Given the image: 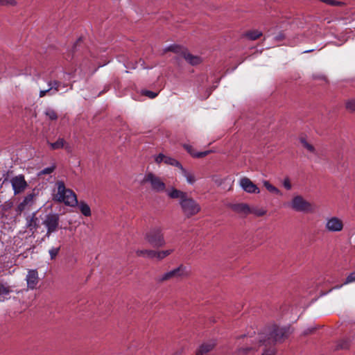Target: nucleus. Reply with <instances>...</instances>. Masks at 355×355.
<instances>
[{
	"mask_svg": "<svg viewBox=\"0 0 355 355\" xmlns=\"http://www.w3.org/2000/svg\"><path fill=\"white\" fill-rule=\"evenodd\" d=\"M267 211L263 208L253 207L251 208L250 214H253L257 216H262L266 214Z\"/></svg>",
	"mask_w": 355,
	"mask_h": 355,
	"instance_id": "nucleus-28",
	"label": "nucleus"
},
{
	"mask_svg": "<svg viewBox=\"0 0 355 355\" xmlns=\"http://www.w3.org/2000/svg\"><path fill=\"white\" fill-rule=\"evenodd\" d=\"M142 182L149 184L151 189L157 193H166V191L168 190L166 189V184L162 179L153 173H146L144 177Z\"/></svg>",
	"mask_w": 355,
	"mask_h": 355,
	"instance_id": "nucleus-8",
	"label": "nucleus"
},
{
	"mask_svg": "<svg viewBox=\"0 0 355 355\" xmlns=\"http://www.w3.org/2000/svg\"><path fill=\"white\" fill-rule=\"evenodd\" d=\"M313 50H307V51H304V53H309V52H311Z\"/></svg>",
	"mask_w": 355,
	"mask_h": 355,
	"instance_id": "nucleus-44",
	"label": "nucleus"
},
{
	"mask_svg": "<svg viewBox=\"0 0 355 355\" xmlns=\"http://www.w3.org/2000/svg\"><path fill=\"white\" fill-rule=\"evenodd\" d=\"M349 346V341L347 340H342L338 344V349H345Z\"/></svg>",
	"mask_w": 355,
	"mask_h": 355,
	"instance_id": "nucleus-36",
	"label": "nucleus"
},
{
	"mask_svg": "<svg viewBox=\"0 0 355 355\" xmlns=\"http://www.w3.org/2000/svg\"><path fill=\"white\" fill-rule=\"evenodd\" d=\"M145 240L153 247L159 248L166 244L164 234L159 227L151 229L145 234Z\"/></svg>",
	"mask_w": 355,
	"mask_h": 355,
	"instance_id": "nucleus-7",
	"label": "nucleus"
},
{
	"mask_svg": "<svg viewBox=\"0 0 355 355\" xmlns=\"http://www.w3.org/2000/svg\"><path fill=\"white\" fill-rule=\"evenodd\" d=\"M215 345L216 343L214 341L202 343L197 349L195 355H208V353L214 348Z\"/></svg>",
	"mask_w": 355,
	"mask_h": 355,
	"instance_id": "nucleus-18",
	"label": "nucleus"
},
{
	"mask_svg": "<svg viewBox=\"0 0 355 355\" xmlns=\"http://www.w3.org/2000/svg\"><path fill=\"white\" fill-rule=\"evenodd\" d=\"M355 282V272L350 273L344 282L345 284Z\"/></svg>",
	"mask_w": 355,
	"mask_h": 355,
	"instance_id": "nucleus-38",
	"label": "nucleus"
},
{
	"mask_svg": "<svg viewBox=\"0 0 355 355\" xmlns=\"http://www.w3.org/2000/svg\"><path fill=\"white\" fill-rule=\"evenodd\" d=\"M189 273L190 272L186 266L180 265L173 270L157 276L156 277V282L158 283H162L172 279L184 278L188 277Z\"/></svg>",
	"mask_w": 355,
	"mask_h": 355,
	"instance_id": "nucleus-6",
	"label": "nucleus"
},
{
	"mask_svg": "<svg viewBox=\"0 0 355 355\" xmlns=\"http://www.w3.org/2000/svg\"><path fill=\"white\" fill-rule=\"evenodd\" d=\"M344 221L343 220L338 216H328L324 220V228L325 230L331 233H338L344 229Z\"/></svg>",
	"mask_w": 355,
	"mask_h": 355,
	"instance_id": "nucleus-10",
	"label": "nucleus"
},
{
	"mask_svg": "<svg viewBox=\"0 0 355 355\" xmlns=\"http://www.w3.org/2000/svg\"><path fill=\"white\" fill-rule=\"evenodd\" d=\"M59 215L55 213H50L46 215L42 221L43 225L46 228V236L49 237L51 234L58 231L59 227Z\"/></svg>",
	"mask_w": 355,
	"mask_h": 355,
	"instance_id": "nucleus-9",
	"label": "nucleus"
},
{
	"mask_svg": "<svg viewBox=\"0 0 355 355\" xmlns=\"http://www.w3.org/2000/svg\"><path fill=\"white\" fill-rule=\"evenodd\" d=\"M9 293H10V291L8 288H6L3 286H0V295H8Z\"/></svg>",
	"mask_w": 355,
	"mask_h": 355,
	"instance_id": "nucleus-41",
	"label": "nucleus"
},
{
	"mask_svg": "<svg viewBox=\"0 0 355 355\" xmlns=\"http://www.w3.org/2000/svg\"><path fill=\"white\" fill-rule=\"evenodd\" d=\"M165 158H166V156L162 154V153H160L158 155L156 156L155 160V162L157 163V164H159L162 162H165Z\"/></svg>",
	"mask_w": 355,
	"mask_h": 355,
	"instance_id": "nucleus-40",
	"label": "nucleus"
},
{
	"mask_svg": "<svg viewBox=\"0 0 355 355\" xmlns=\"http://www.w3.org/2000/svg\"><path fill=\"white\" fill-rule=\"evenodd\" d=\"M36 220L37 218L35 217V214H33V216L28 219L27 227H29L31 230L35 228Z\"/></svg>",
	"mask_w": 355,
	"mask_h": 355,
	"instance_id": "nucleus-32",
	"label": "nucleus"
},
{
	"mask_svg": "<svg viewBox=\"0 0 355 355\" xmlns=\"http://www.w3.org/2000/svg\"><path fill=\"white\" fill-rule=\"evenodd\" d=\"M136 254L138 257L153 259L155 257V250H137L136 251Z\"/></svg>",
	"mask_w": 355,
	"mask_h": 355,
	"instance_id": "nucleus-23",
	"label": "nucleus"
},
{
	"mask_svg": "<svg viewBox=\"0 0 355 355\" xmlns=\"http://www.w3.org/2000/svg\"><path fill=\"white\" fill-rule=\"evenodd\" d=\"M263 184L269 192L276 195H282L280 190L271 184L268 180H263Z\"/></svg>",
	"mask_w": 355,
	"mask_h": 355,
	"instance_id": "nucleus-24",
	"label": "nucleus"
},
{
	"mask_svg": "<svg viewBox=\"0 0 355 355\" xmlns=\"http://www.w3.org/2000/svg\"><path fill=\"white\" fill-rule=\"evenodd\" d=\"M10 182L13 190L14 195L22 193L28 187V184L25 180L24 175L19 174L12 177Z\"/></svg>",
	"mask_w": 355,
	"mask_h": 355,
	"instance_id": "nucleus-14",
	"label": "nucleus"
},
{
	"mask_svg": "<svg viewBox=\"0 0 355 355\" xmlns=\"http://www.w3.org/2000/svg\"><path fill=\"white\" fill-rule=\"evenodd\" d=\"M230 208L235 212L246 216L250 214L251 207L245 203H236L230 205Z\"/></svg>",
	"mask_w": 355,
	"mask_h": 355,
	"instance_id": "nucleus-17",
	"label": "nucleus"
},
{
	"mask_svg": "<svg viewBox=\"0 0 355 355\" xmlns=\"http://www.w3.org/2000/svg\"><path fill=\"white\" fill-rule=\"evenodd\" d=\"M264 345H275L284 342L291 334V329L287 326H279L275 324L267 326L261 332Z\"/></svg>",
	"mask_w": 355,
	"mask_h": 355,
	"instance_id": "nucleus-2",
	"label": "nucleus"
},
{
	"mask_svg": "<svg viewBox=\"0 0 355 355\" xmlns=\"http://www.w3.org/2000/svg\"><path fill=\"white\" fill-rule=\"evenodd\" d=\"M45 115L50 119V120H56L58 118L57 113L55 111L51 108H47L45 110Z\"/></svg>",
	"mask_w": 355,
	"mask_h": 355,
	"instance_id": "nucleus-29",
	"label": "nucleus"
},
{
	"mask_svg": "<svg viewBox=\"0 0 355 355\" xmlns=\"http://www.w3.org/2000/svg\"><path fill=\"white\" fill-rule=\"evenodd\" d=\"M262 35L261 31H251L246 33V37L251 40H255L258 39Z\"/></svg>",
	"mask_w": 355,
	"mask_h": 355,
	"instance_id": "nucleus-27",
	"label": "nucleus"
},
{
	"mask_svg": "<svg viewBox=\"0 0 355 355\" xmlns=\"http://www.w3.org/2000/svg\"><path fill=\"white\" fill-rule=\"evenodd\" d=\"M55 168V166L54 164H53L52 166H49V167H46L42 170H41L38 173H37V175L39 177L43 175H47V174H51V173H53L54 171Z\"/></svg>",
	"mask_w": 355,
	"mask_h": 355,
	"instance_id": "nucleus-30",
	"label": "nucleus"
},
{
	"mask_svg": "<svg viewBox=\"0 0 355 355\" xmlns=\"http://www.w3.org/2000/svg\"><path fill=\"white\" fill-rule=\"evenodd\" d=\"M283 37H284L283 35H282V34H280L279 35H277V36L276 37V40H281L282 38H283Z\"/></svg>",
	"mask_w": 355,
	"mask_h": 355,
	"instance_id": "nucleus-43",
	"label": "nucleus"
},
{
	"mask_svg": "<svg viewBox=\"0 0 355 355\" xmlns=\"http://www.w3.org/2000/svg\"><path fill=\"white\" fill-rule=\"evenodd\" d=\"M60 251V247H58V248H51L49 250V253L50 254V257H51V259H54L56 256L58 255V252Z\"/></svg>",
	"mask_w": 355,
	"mask_h": 355,
	"instance_id": "nucleus-35",
	"label": "nucleus"
},
{
	"mask_svg": "<svg viewBox=\"0 0 355 355\" xmlns=\"http://www.w3.org/2000/svg\"><path fill=\"white\" fill-rule=\"evenodd\" d=\"M262 338L261 333H254L253 335L243 336L242 338L244 344L243 345L238 347L236 353L239 355H248L257 352L259 346L263 345V342L259 341Z\"/></svg>",
	"mask_w": 355,
	"mask_h": 355,
	"instance_id": "nucleus-4",
	"label": "nucleus"
},
{
	"mask_svg": "<svg viewBox=\"0 0 355 355\" xmlns=\"http://www.w3.org/2000/svg\"><path fill=\"white\" fill-rule=\"evenodd\" d=\"M346 108L352 112H355V99L349 100L346 102Z\"/></svg>",
	"mask_w": 355,
	"mask_h": 355,
	"instance_id": "nucleus-33",
	"label": "nucleus"
},
{
	"mask_svg": "<svg viewBox=\"0 0 355 355\" xmlns=\"http://www.w3.org/2000/svg\"><path fill=\"white\" fill-rule=\"evenodd\" d=\"M164 163L168 165L175 166L178 168H180L182 166V165L178 160L173 157L167 156H166Z\"/></svg>",
	"mask_w": 355,
	"mask_h": 355,
	"instance_id": "nucleus-26",
	"label": "nucleus"
},
{
	"mask_svg": "<svg viewBox=\"0 0 355 355\" xmlns=\"http://www.w3.org/2000/svg\"><path fill=\"white\" fill-rule=\"evenodd\" d=\"M173 252V249H168L165 250H155V257L158 261H162L166 257L169 256Z\"/></svg>",
	"mask_w": 355,
	"mask_h": 355,
	"instance_id": "nucleus-22",
	"label": "nucleus"
},
{
	"mask_svg": "<svg viewBox=\"0 0 355 355\" xmlns=\"http://www.w3.org/2000/svg\"><path fill=\"white\" fill-rule=\"evenodd\" d=\"M56 189L54 190L53 199L56 201L64 202L69 206H75L78 200L75 193L67 189L62 181H58L55 184Z\"/></svg>",
	"mask_w": 355,
	"mask_h": 355,
	"instance_id": "nucleus-3",
	"label": "nucleus"
},
{
	"mask_svg": "<svg viewBox=\"0 0 355 355\" xmlns=\"http://www.w3.org/2000/svg\"><path fill=\"white\" fill-rule=\"evenodd\" d=\"M166 194L170 198L179 200L182 211L187 218L196 215L201 210L200 205L184 191L171 187L166 191Z\"/></svg>",
	"mask_w": 355,
	"mask_h": 355,
	"instance_id": "nucleus-1",
	"label": "nucleus"
},
{
	"mask_svg": "<svg viewBox=\"0 0 355 355\" xmlns=\"http://www.w3.org/2000/svg\"><path fill=\"white\" fill-rule=\"evenodd\" d=\"M300 142L302 143L304 148H305L308 151L311 153L315 152L314 147L311 144H309L304 138H301Z\"/></svg>",
	"mask_w": 355,
	"mask_h": 355,
	"instance_id": "nucleus-31",
	"label": "nucleus"
},
{
	"mask_svg": "<svg viewBox=\"0 0 355 355\" xmlns=\"http://www.w3.org/2000/svg\"><path fill=\"white\" fill-rule=\"evenodd\" d=\"M180 170L181 171L182 175L186 178L187 182L189 184H193L196 182V179L195 178L193 173L186 170L183 166H182L180 168Z\"/></svg>",
	"mask_w": 355,
	"mask_h": 355,
	"instance_id": "nucleus-21",
	"label": "nucleus"
},
{
	"mask_svg": "<svg viewBox=\"0 0 355 355\" xmlns=\"http://www.w3.org/2000/svg\"><path fill=\"white\" fill-rule=\"evenodd\" d=\"M239 185L243 191L248 193H260L259 187L248 178H242L239 181Z\"/></svg>",
	"mask_w": 355,
	"mask_h": 355,
	"instance_id": "nucleus-15",
	"label": "nucleus"
},
{
	"mask_svg": "<svg viewBox=\"0 0 355 355\" xmlns=\"http://www.w3.org/2000/svg\"><path fill=\"white\" fill-rule=\"evenodd\" d=\"M37 198L35 189L27 193L22 200L18 203L16 207V211L21 214L22 211L29 210L35 204Z\"/></svg>",
	"mask_w": 355,
	"mask_h": 355,
	"instance_id": "nucleus-12",
	"label": "nucleus"
},
{
	"mask_svg": "<svg viewBox=\"0 0 355 355\" xmlns=\"http://www.w3.org/2000/svg\"><path fill=\"white\" fill-rule=\"evenodd\" d=\"M283 187L286 190H291L292 189V184L288 177H286L282 182Z\"/></svg>",
	"mask_w": 355,
	"mask_h": 355,
	"instance_id": "nucleus-34",
	"label": "nucleus"
},
{
	"mask_svg": "<svg viewBox=\"0 0 355 355\" xmlns=\"http://www.w3.org/2000/svg\"><path fill=\"white\" fill-rule=\"evenodd\" d=\"M48 144L49 145L51 150L65 148L68 151L70 150V146L64 138L59 137L55 142L48 141Z\"/></svg>",
	"mask_w": 355,
	"mask_h": 355,
	"instance_id": "nucleus-19",
	"label": "nucleus"
},
{
	"mask_svg": "<svg viewBox=\"0 0 355 355\" xmlns=\"http://www.w3.org/2000/svg\"><path fill=\"white\" fill-rule=\"evenodd\" d=\"M47 87L40 86V97H44L46 94L53 96L59 92L65 85L58 80H48Z\"/></svg>",
	"mask_w": 355,
	"mask_h": 355,
	"instance_id": "nucleus-13",
	"label": "nucleus"
},
{
	"mask_svg": "<svg viewBox=\"0 0 355 355\" xmlns=\"http://www.w3.org/2000/svg\"><path fill=\"white\" fill-rule=\"evenodd\" d=\"M27 287L33 290L39 282L38 272L37 270H29L26 277Z\"/></svg>",
	"mask_w": 355,
	"mask_h": 355,
	"instance_id": "nucleus-16",
	"label": "nucleus"
},
{
	"mask_svg": "<svg viewBox=\"0 0 355 355\" xmlns=\"http://www.w3.org/2000/svg\"><path fill=\"white\" fill-rule=\"evenodd\" d=\"M79 209H80V211H81V213L85 216H89L91 215V209H90V207H89V205L84 202H81L80 204H79Z\"/></svg>",
	"mask_w": 355,
	"mask_h": 355,
	"instance_id": "nucleus-25",
	"label": "nucleus"
},
{
	"mask_svg": "<svg viewBox=\"0 0 355 355\" xmlns=\"http://www.w3.org/2000/svg\"><path fill=\"white\" fill-rule=\"evenodd\" d=\"M289 207L296 212L311 214L315 211L313 204L306 200L302 196H294L289 202Z\"/></svg>",
	"mask_w": 355,
	"mask_h": 355,
	"instance_id": "nucleus-5",
	"label": "nucleus"
},
{
	"mask_svg": "<svg viewBox=\"0 0 355 355\" xmlns=\"http://www.w3.org/2000/svg\"><path fill=\"white\" fill-rule=\"evenodd\" d=\"M143 94H144L145 96H148L150 98H154L157 96V93L148 90L144 91Z\"/></svg>",
	"mask_w": 355,
	"mask_h": 355,
	"instance_id": "nucleus-39",
	"label": "nucleus"
},
{
	"mask_svg": "<svg viewBox=\"0 0 355 355\" xmlns=\"http://www.w3.org/2000/svg\"><path fill=\"white\" fill-rule=\"evenodd\" d=\"M261 355H276V350L273 347L265 349Z\"/></svg>",
	"mask_w": 355,
	"mask_h": 355,
	"instance_id": "nucleus-37",
	"label": "nucleus"
},
{
	"mask_svg": "<svg viewBox=\"0 0 355 355\" xmlns=\"http://www.w3.org/2000/svg\"><path fill=\"white\" fill-rule=\"evenodd\" d=\"M173 51L175 53H180L182 57L191 65H197L202 62V58L200 57L191 54L179 46L171 45L165 49V51Z\"/></svg>",
	"mask_w": 355,
	"mask_h": 355,
	"instance_id": "nucleus-11",
	"label": "nucleus"
},
{
	"mask_svg": "<svg viewBox=\"0 0 355 355\" xmlns=\"http://www.w3.org/2000/svg\"><path fill=\"white\" fill-rule=\"evenodd\" d=\"M0 4H9V5H15V0H0Z\"/></svg>",
	"mask_w": 355,
	"mask_h": 355,
	"instance_id": "nucleus-42",
	"label": "nucleus"
},
{
	"mask_svg": "<svg viewBox=\"0 0 355 355\" xmlns=\"http://www.w3.org/2000/svg\"><path fill=\"white\" fill-rule=\"evenodd\" d=\"M183 146L192 157L196 158L203 157L207 155L211 152L210 150H206L203 152L196 153L193 148L189 144H184Z\"/></svg>",
	"mask_w": 355,
	"mask_h": 355,
	"instance_id": "nucleus-20",
	"label": "nucleus"
}]
</instances>
